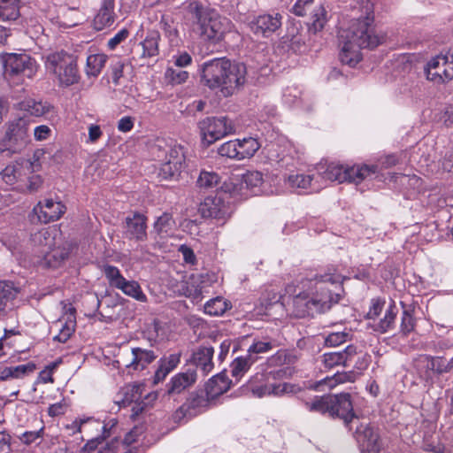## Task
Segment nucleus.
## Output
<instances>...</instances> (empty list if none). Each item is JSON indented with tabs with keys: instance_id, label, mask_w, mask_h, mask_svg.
I'll use <instances>...</instances> for the list:
<instances>
[{
	"instance_id": "1",
	"label": "nucleus",
	"mask_w": 453,
	"mask_h": 453,
	"mask_svg": "<svg viewBox=\"0 0 453 453\" xmlns=\"http://www.w3.org/2000/svg\"><path fill=\"white\" fill-rule=\"evenodd\" d=\"M354 12L356 17L339 34V58L342 64L349 66H355L361 61L362 49H373L386 41V34L373 26V4L370 0H357Z\"/></svg>"
},
{
	"instance_id": "2",
	"label": "nucleus",
	"mask_w": 453,
	"mask_h": 453,
	"mask_svg": "<svg viewBox=\"0 0 453 453\" xmlns=\"http://www.w3.org/2000/svg\"><path fill=\"white\" fill-rule=\"evenodd\" d=\"M245 81V65L233 64L225 58L207 61L201 67L202 84L210 89H219L224 96H232Z\"/></svg>"
},
{
	"instance_id": "3",
	"label": "nucleus",
	"mask_w": 453,
	"mask_h": 453,
	"mask_svg": "<svg viewBox=\"0 0 453 453\" xmlns=\"http://www.w3.org/2000/svg\"><path fill=\"white\" fill-rule=\"evenodd\" d=\"M315 287L320 292L312 293H298L293 299L294 307L297 311H323L332 308L334 303L340 301L339 294H332L331 290L326 289L324 284L330 282L334 284L339 282V277L330 274L320 275L315 278Z\"/></svg>"
},
{
	"instance_id": "4",
	"label": "nucleus",
	"mask_w": 453,
	"mask_h": 453,
	"mask_svg": "<svg viewBox=\"0 0 453 453\" xmlns=\"http://www.w3.org/2000/svg\"><path fill=\"white\" fill-rule=\"evenodd\" d=\"M319 168V174L325 180L337 181L342 183L345 181L358 184L364 180L372 177L378 173V166L375 165H355L352 166L330 163L326 169Z\"/></svg>"
},
{
	"instance_id": "5",
	"label": "nucleus",
	"mask_w": 453,
	"mask_h": 453,
	"mask_svg": "<svg viewBox=\"0 0 453 453\" xmlns=\"http://www.w3.org/2000/svg\"><path fill=\"white\" fill-rule=\"evenodd\" d=\"M45 68L54 75L59 86L69 87L79 81L76 58L65 51L50 53L45 59Z\"/></svg>"
},
{
	"instance_id": "6",
	"label": "nucleus",
	"mask_w": 453,
	"mask_h": 453,
	"mask_svg": "<svg viewBox=\"0 0 453 453\" xmlns=\"http://www.w3.org/2000/svg\"><path fill=\"white\" fill-rule=\"evenodd\" d=\"M29 121L15 119L6 124V131L0 140V152L7 155L20 153L30 143Z\"/></svg>"
},
{
	"instance_id": "7",
	"label": "nucleus",
	"mask_w": 453,
	"mask_h": 453,
	"mask_svg": "<svg viewBox=\"0 0 453 453\" xmlns=\"http://www.w3.org/2000/svg\"><path fill=\"white\" fill-rule=\"evenodd\" d=\"M202 139L207 144H212L223 137L235 132V126L226 116L206 117L198 122Z\"/></svg>"
},
{
	"instance_id": "8",
	"label": "nucleus",
	"mask_w": 453,
	"mask_h": 453,
	"mask_svg": "<svg viewBox=\"0 0 453 453\" xmlns=\"http://www.w3.org/2000/svg\"><path fill=\"white\" fill-rule=\"evenodd\" d=\"M36 72V61L27 53H9L4 58V73L10 80L32 79Z\"/></svg>"
},
{
	"instance_id": "9",
	"label": "nucleus",
	"mask_w": 453,
	"mask_h": 453,
	"mask_svg": "<svg viewBox=\"0 0 453 453\" xmlns=\"http://www.w3.org/2000/svg\"><path fill=\"white\" fill-rule=\"evenodd\" d=\"M232 28L231 21L214 12H210L208 17L200 25L201 35L208 41L217 42Z\"/></svg>"
},
{
	"instance_id": "10",
	"label": "nucleus",
	"mask_w": 453,
	"mask_h": 453,
	"mask_svg": "<svg viewBox=\"0 0 453 453\" xmlns=\"http://www.w3.org/2000/svg\"><path fill=\"white\" fill-rule=\"evenodd\" d=\"M426 80L436 85L445 84L453 80V71L444 54L433 57L425 65Z\"/></svg>"
},
{
	"instance_id": "11",
	"label": "nucleus",
	"mask_w": 453,
	"mask_h": 453,
	"mask_svg": "<svg viewBox=\"0 0 453 453\" xmlns=\"http://www.w3.org/2000/svg\"><path fill=\"white\" fill-rule=\"evenodd\" d=\"M333 410H330V418L342 419L349 430L353 429V424L359 425V418L353 411L350 395L343 393L332 395Z\"/></svg>"
},
{
	"instance_id": "12",
	"label": "nucleus",
	"mask_w": 453,
	"mask_h": 453,
	"mask_svg": "<svg viewBox=\"0 0 453 453\" xmlns=\"http://www.w3.org/2000/svg\"><path fill=\"white\" fill-rule=\"evenodd\" d=\"M185 163L184 149L174 146L166 152L164 162L160 165L157 175L162 180L173 179L179 175Z\"/></svg>"
},
{
	"instance_id": "13",
	"label": "nucleus",
	"mask_w": 453,
	"mask_h": 453,
	"mask_svg": "<svg viewBox=\"0 0 453 453\" xmlns=\"http://www.w3.org/2000/svg\"><path fill=\"white\" fill-rule=\"evenodd\" d=\"M65 211V206L59 201L51 198L39 201L30 214L31 220L35 217L40 223H50L59 219Z\"/></svg>"
},
{
	"instance_id": "14",
	"label": "nucleus",
	"mask_w": 453,
	"mask_h": 453,
	"mask_svg": "<svg viewBox=\"0 0 453 453\" xmlns=\"http://www.w3.org/2000/svg\"><path fill=\"white\" fill-rule=\"evenodd\" d=\"M355 436L359 444L360 453H380L382 444L380 435L367 424L360 423L356 426Z\"/></svg>"
},
{
	"instance_id": "15",
	"label": "nucleus",
	"mask_w": 453,
	"mask_h": 453,
	"mask_svg": "<svg viewBox=\"0 0 453 453\" xmlns=\"http://www.w3.org/2000/svg\"><path fill=\"white\" fill-rule=\"evenodd\" d=\"M199 212L203 218L225 220L230 215L228 205L220 196H208L200 204Z\"/></svg>"
},
{
	"instance_id": "16",
	"label": "nucleus",
	"mask_w": 453,
	"mask_h": 453,
	"mask_svg": "<svg viewBox=\"0 0 453 453\" xmlns=\"http://www.w3.org/2000/svg\"><path fill=\"white\" fill-rule=\"evenodd\" d=\"M281 19L280 13L263 14L255 18L250 27L254 34L268 37L280 27Z\"/></svg>"
},
{
	"instance_id": "17",
	"label": "nucleus",
	"mask_w": 453,
	"mask_h": 453,
	"mask_svg": "<svg viewBox=\"0 0 453 453\" xmlns=\"http://www.w3.org/2000/svg\"><path fill=\"white\" fill-rule=\"evenodd\" d=\"M147 218L138 212L127 216L125 220V235L127 238L139 242L147 238Z\"/></svg>"
},
{
	"instance_id": "18",
	"label": "nucleus",
	"mask_w": 453,
	"mask_h": 453,
	"mask_svg": "<svg viewBox=\"0 0 453 453\" xmlns=\"http://www.w3.org/2000/svg\"><path fill=\"white\" fill-rule=\"evenodd\" d=\"M196 380V372L193 369L174 375L167 384L168 395H178L192 386Z\"/></svg>"
},
{
	"instance_id": "19",
	"label": "nucleus",
	"mask_w": 453,
	"mask_h": 453,
	"mask_svg": "<svg viewBox=\"0 0 453 453\" xmlns=\"http://www.w3.org/2000/svg\"><path fill=\"white\" fill-rule=\"evenodd\" d=\"M54 234H56V230L42 228L31 236L32 242L41 249L40 252L45 258L54 250L56 246Z\"/></svg>"
},
{
	"instance_id": "20",
	"label": "nucleus",
	"mask_w": 453,
	"mask_h": 453,
	"mask_svg": "<svg viewBox=\"0 0 453 453\" xmlns=\"http://www.w3.org/2000/svg\"><path fill=\"white\" fill-rule=\"evenodd\" d=\"M250 390L253 395L264 397L266 395H282L284 394L296 392V386L289 383H274L261 386H253L250 382Z\"/></svg>"
},
{
	"instance_id": "21",
	"label": "nucleus",
	"mask_w": 453,
	"mask_h": 453,
	"mask_svg": "<svg viewBox=\"0 0 453 453\" xmlns=\"http://www.w3.org/2000/svg\"><path fill=\"white\" fill-rule=\"evenodd\" d=\"M114 0H103L102 5L94 19L95 29L100 31L113 25L115 21Z\"/></svg>"
},
{
	"instance_id": "22",
	"label": "nucleus",
	"mask_w": 453,
	"mask_h": 453,
	"mask_svg": "<svg viewBox=\"0 0 453 453\" xmlns=\"http://www.w3.org/2000/svg\"><path fill=\"white\" fill-rule=\"evenodd\" d=\"M231 386V380L225 372L213 376L206 385V395L213 399L226 393Z\"/></svg>"
},
{
	"instance_id": "23",
	"label": "nucleus",
	"mask_w": 453,
	"mask_h": 453,
	"mask_svg": "<svg viewBox=\"0 0 453 453\" xmlns=\"http://www.w3.org/2000/svg\"><path fill=\"white\" fill-rule=\"evenodd\" d=\"M132 359L130 363L126 364L127 367H131L134 370H142L148 365L152 363L157 356L152 350L142 349V348H133L132 349Z\"/></svg>"
},
{
	"instance_id": "24",
	"label": "nucleus",
	"mask_w": 453,
	"mask_h": 453,
	"mask_svg": "<svg viewBox=\"0 0 453 453\" xmlns=\"http://www.w3.org/2000/svg\"><path fill=\"white\" fill-rule=\"evenodd\" d=\"M214 349L212 347H201L193 354V362L197 368L207 375L213 368L212 357Z\"/></svg>"
},
{
	"instance_id": "25",
	"label": "nucleus",
	"mask_w": 453,
	"mask_h": 453,
	"mask_svg": "<svg viewBox=\"0 0 453 453\" xmlns=\"http://www.w3.org/2000/svg\"><path fill=\"white\" fill-rule=\"evenodd\" d=\"M240 161L251 158L260 149L261 143L257 138L249 136L242 139H234Z\"/></svg>"
},
{
	"instance_id": "26",
	"label": "nucleus",
	"mask_w": 453,
	"mask_h": 453,
	"mask_svg": "<svg viewBox=\"0 0 453 453\" xmlns=\"http://www.w3.org/2000/svg\"><path fill=\"white\" fill-rule=\"evenodd\" d=\"M66 314L67 317L65 319H60L56 323V326H58L59 333L54 337V339L59 342H65L75 330L76 321L74 313Z\"/></svg>"
},
{
	"instance_id": "27",
	"label": "nucleus",
	"mask_w": 453,
	"mask_h": 453,
	"mask_svg": "<svg viewBox=\"0 0 453 453\" xmlns=\"http://www.w3.org/2000/svg\"><path fill=\"white\" fill-rule=\"evenodd\" d=\"M19 109L32 116L41 117L49 112L50 105L33 98H27L19 103Z\"/></svg>"
},
{
	"instance_id": "28",
	"label": "nucleus",
	"mask_w": 453,
	"mask_h": 453,
	"mask_svg": "<svg viewBox=\"0 0 453 453\" xmlns=\"http://www.w3.org/2000/svg\"><path fill=\"white\" fill-rule=\"evenodd\" d=\"M314 177L310 174L291 173L286 178V183L291 188L306 189L311 188L312 190H318L319 186H316L312 181Z\"/></svg>"
},
{
	"instance_id": "29",
	"label": "nucleus",
	"mask_w": 453,
	"mask_h": 453,
	"mask_svg": "<svg viewBox=\"0 0 453 453\" xmlns=\"http://www.w3.org/2000/svg\"><path fill=\"white\" fill-rule=\"evenodd\" d=\"M180 360V354H171L169 357L160 359L159 366L155 372V382L165 380L167 374L179 365Z\"/></svg>"
},
{
	"instance_id": "30",
	"label": "nucleus",
	"mask_w": 453,
	"mask_h": 453,
	"mask_svg": "<svg viewBox=\"0 0 453 453\" xmlns=\"http://www.w3.org/2000/svg\"><path fill=\"white\" fill-rule=\"evenodd\" d=\"M306 409L330 417L333 409L332 395L315 396L311 402L304 403Z\"/></svg>"
},
{
	"instance_id": "31",
	"label": "nucleus",
	"mask_w": 453,
	"mask_h": 453,
	"mask_svg": "<svg viewBox=\"0 0 453 453\" xmlns=\"http://www.w3.org/2000/svg\"><path fill=\"white\" fill-rule=\"evenodd\" d=\"M42 184L43 179L41 175L32 173L29 176H26L24 173V177L21 182L18 183L16 189L22 193L33 194L38 192L42 188Z\"/></svg>"
},
{
	"instance_id": "32",
	"label": "nucleus",
	"mask_w": 453,
	"mask_h": 453,
	"mask_svg": "<svg viewBox=\"0 0 453 453\" xmlns=\"http://www.w3.org/2000/svg\"><path fill=\"white\" fill-rule=\"evenodd\" d=\"M256 362V358L251 356L236 357L231 364V374L236 380H239Z\"/></svg>"
},
{
	"instance_id": "33",
	"label": "nucleus",
	"mask_w": 453,
	"mask_h": 453,
	"mask_svg": "<svg viewBox=\"0 0 453 453\" xmlns=\"http://www.w3.org/2000/svg\"><path fill=\"white\" fill-rule=\"evenodd\" d=\"M160 35L157 31L150 32L146 38L141 42L142 48V58H151L158 54V42Z\"/></svg>"
},
{
	"instance_id": "34",
	"label": "nucleus",
	"mask_w": 453,
	"mask_h": 453,
	"mask_svg": "<svg viewBox=\"0 0 453 453\" xmlns=\"http://www.w3.org/2000/svg\"><path fill=\"white\" fill-rule=\"evenodd\" d=\"M282 296L273 289L264 292L259 299V308L265 310H281L283 303L280 302Z\"/></svg>"
},
{
	"instance_id": "35",
	"label": "nucleus",
	"mask_w": 453,
	"mask_h": 453,
	"mask_svg": "<svg viewBox=\"0 0 453 453\" xmlns=\"http://www.w3.org/2000/svg\"><path fill=\"white\" fill-rule=\"evenodd\" d=\"M382 313H367L366 319L372 320L371 326L376 331L386 332L390 328L395 319V313H384V317L381 318Z\"/></svg>"
},
{
	"instance_id": "36",
	"label": "nucleus",
	"mask_w": 453,
	"mask_h": 453,
	"mask_svg": "<svg viewBox=\"0 0 453 453\" xmlns=\"http://www.w3.org/2000/svg\"><path fill=\"white\" fill-rule=\"evenodd\" d=\"M210 398L207 395L204 397L199 395H191L188 402L180 408V411H187L189 415L200 412L209 404Z\"/></svg>"
},
{
	"instance_id": "37",
	"label": "nucleus",
	"mask_w": 453,
	"mask_h": 453,
	"mask_svg": "<svg viewBox=\"0 0 453 453\" xmlns=\"http://www.w3.org/2000/svg\"><path fill=\"white\" fill-rule=\"evenodd\" d=\"M19 16L18 0H0V20H15Z\"/></svg>"
},
{
	"instance_id": "38",
	"label": "nucleus",
	"mask_w": 453,
	"mask_h": 453,
	"mask_svg": "<svg viewBox=\"0 0 453 453\" xmlns=\"http://www.w3.org/2000/svg\"><path fill=\"white\" fill-rule=\"evenodd\" d=\"M107 60L104 54H92L87 58L86 73L96 77L101 73Z\"/></svg>"
},
{
	"instance_id": "39",
	"label": "nucleus",
	"mask_w": 453,
	"mask_h": 453,
	"mask_svg": "<svg viewBox=\"0 0 453 453\" xmlns=\"http://www.w3.org/2000/svg\"><path fill=\"white\" fill-rule=\"evenodd\" d=\"M357 378V373L354 371L347 372H336L331 377H326L319 381L318 386L326 385L329 388H334L336 385L344 382H353Z\"/></svg>"
},
{
	"instance_id": "40",
	"label": "nucleus",
	"mask_w": 453,
	"mask_h": 453,
	"mask_svg": "<svg viewBox=\"0 0 453 453\" xmlns=\"http://www.w3.org/2000/svg\"><path fill=\"white\" fill-rule=\"evenodd\" d=\"M24 177V169L19 165H7L2 172V178L4 181L11 186L16 187L18 183L21 182Z\"/></svg>"
},
{
	"instance_id": "41",
	"label": "nucleus",
	"mask_w": 453,
	"mask_h": 453,
	"mask_svg": "<svg viewBox=\"0 0 453 453\" xmlns=\"http://www.w3.org/2000/svg\"><path fill=\"white\" fill-rule=\"evenodd\" d=\"M221 180V177L213 171H201L196 184L200 188L211 189L216 188Z\"/></svg>"
},
{
	"instance_id": "42",
	"label": "nucleus",
	"mask_w": 453,
	"mask_h": 453,
	"mask_svg": "<svg viewBox=\"0 0 453 453\" xmlns=\"http://www.w3.org/2000/svg\"><path fill=\"white\" fill-rule=\"evenodd\" d=\"M174 221L169 213H163L154 224V229L161 237H165L172 233Z\"/></svg>"
},
{
	"instance_id": "43",
	"label": "nucleus",
	"mask_w": 453,
	"mask_h": 453,
	"mask_svg": "<svg viewBox=\"0 0 453 453\" xmlns=\"http://www.w3.org/2000/svg\"><path fill=\"white\" fill-rule=\"evenodd\" d=\"M19 293V288L11 280H0V300L6 305L7 303L16 298Z\"/></svg>"
},
{
	"instance_id": "44",
	"label": "nucleus",
	"mask_w": 453,
	"mask_h": 453,
	"mask_svg": "<svg viewBox=\"0 0 453 453\" xmlns=\"http://www.w3.org/2000/svg\"><path fill=\"white\" fill-rule=\"evenodd\" d=\"M117 288L138 301L145 300V295L142 293L140 285L134 280H127L125 279Z\"/></svg>"
},
{
	"instance_id": "45",
	"label": "nucleus",
	"mask_w": 453,
	"mask_h": 453,
	"mask_svg": "<svg viewBox=\"0 0 453 453\" xmlns=\"http://www.w3.org/2000/svg\"><path fill=\"white\" fill-rule=\"evenodd\" d=\"M103 272L104 276L106 277L110 286L113 288H118L125 280V278L120 273V271L118 267L111 265H105L103 266Z\"/></svg>"
},
{
	"instance_id": "46",
	"label": "nucleus",
	"mask_w": 453,
	"mask_h": 453,
	"mask_svg": "<svg viewBox=\"0 0 453 453\" xmlns=\"http://www.w3.org/2000/svg\"><path fill=\"white\" fill-rule=\"evenodd\" d=\"M326 22V11L324 6L319 5L314 10L311 30L317 33L324 28Z\"/></svg>"
},
{
	"instance_id": "47",
	"label": "nucleus",
	"mask_w": 453,
	"mask_h": 453,
	"mask_svg": "<svg viewBox=\"0 0 453 453\" xmlns=\"http://www.w3.org/2000/svg\"><path fill=\"white\" fill-rule=\"evenodd\" d=\"M340 352H328L323 354L321 357V362L325 369H332L338 365L344 366V359Z\"/></svg>"
},
{
	"instance_id": "48",
	"label": "nucleus",
	"mask_w": 453,
	"mask_h": 453,
	"mask_svg": "<svg viewBox=\"0 0 453 453\" xmlns=\"http://www.w3.org/2000/svg\"><path fill=\"white\" fill-rule=\"evenodd\" d=\"M218 152L222 157L240 161V157L236 149L234 140H230L221 144L218 150Z\"/></svg>"
},
{
	"instance_id": "49",
	"label": "nucleus",
	"mask_w": 453,
	"mask_h": 453,
	"mask_svg": "<svg viewBox=\"0 0 453 453\" xmlns=\"http://www.w3.org/2000/svg\"><path fill=\"white\" fill-rule=\"evenodd\" d=\"M242 182L248 188L259 187L263 182V174L258 171H248L242 174Z\"/></svg>"
},
{
	"instance_id": "50",
	"label": "nucleus",
	"mask_w": 453,
	"mask_h": 453,
	"mask_svg": "<svg viewBox=\"0 0 453 453\" xmlns=\"http://www.w3.org/2000/svg\"><path fill=\"white\" fill-rule=\"evenodd\" d=\"M188 12L196 19L199 25L205 20L210 12L203 8V4L199 2H192L188 4Z\"/></svg>"
},
{
	"instance_id": "51",
	"label": "nucleus",
	"mask_w": 453,
	"mask_h": 453,
	"mask_svg": "<svg viewBox=\"0 0 453 453\" xmlns=\"http://www.w3.org/2000/svg\"><path fill=\"white\" fill-rule=\"evenodd\" d=\"M302 92L296 87L288 88L283 93L284 103L292 106L299 105Z\"/></svg>"
},
{
	"instance_id": "52",
	"label": "nucleus",
	"mask_w": 453,
	"mask_h": 453,
	"mask_svg": "<svg viewBox=\"0 0 453 453\" xmlns=\"http://www.w3.org/2000/svg\"><path fill=\"white\" fill-rule=\"evenodd\" d=\"M349 337V334L347 332H334L326 336L325 342L328 347H336L346 342Z\"/></svg>"
},
{
	"instance_id": "53",
	"label": "nucleus",
	"mask_w": 453,
	"mask_h": 453,
	"mask_svg": "<svg viewBox=\"0 0 453 453\" xmlns=\"http://www.w3.org/2000/svg\"><path fill=\"white\" fill-rule=\"evenodd\" d=\"M211 308L214 309V311H227L232 309V304L222 297H216L206 303L205 309Z\"/></svg>"
},
{
	"instance_id": "54",
	"label": "nucleus",
	"mask_w": 453,
	"mask_h": 453,
	"mask_svg": "<svg viewBox=\"0 0 453 453\" xmlns=\"http://www.w3.org/2000/svg\"><path fill=\"white\" fill-rule=\"evenodd\" d=\"M12 372V379H19L35 371V365L33 363L19 365L17 366H10Z\"/></svg>"
},
{
	"instance_id": "55",
	"label": "nucleus",
	"mask_w": 453,
	"mask_h": 453,
	"mask_svg": "<svg viewBox=\"0 0 453 453\" xmlns=\"http://www.w3.org/2000/svg\"><path fill=\"white\" fill-rule=\"evenodd\" d=\"M272 349L273 345L269 342H256L248 349V356L253 357V354L266 353Z\"/></svg>"
},
{
	"instance_id": "56",
	"label": "nucleus",
	"mask_w": 453,
	"mask_h": 453,
	"mask_svg": "<svg viewBox=\"0 0 453 453\" xmlns=\"http://www.w3.org/2000/svg\"><path fill=\"white\" fill-rule=\"evenodd\" d=\"M129 35V32L127 28H123L119 30L112 38H111L107 46L110 50H114L120 42L125 41Z\"/></svg>"
},
{
	"instance_id": "57",
	"label": "nucleus",
	"mask_w": 453,
	"mask_h": 453,
	"mask_svg": "<svg viewBox=\"0 0 453 453\" xmlns=\"http://www.w3.org/2000/svg\"><path fill=\"white\" fill-rule=\"evenodd\" d=\"M134 125V119L130 116H125L118 121V130L122 133L131 131Z\"/></svg>"
},
{
	"instance_id": "58",
	"label": "nucleus",
	"mask_w": 453,
	"mask_h": 453,
	"mask_svg": "<svg viewBox=\"0 0 453 453\" xmlns=\"http://www.w3.org/2000/svg\"><path fill=\"white\" fill-rule=\"evenodd\" d=\"M313 0H297L294 4L292 11L297 16H304L307 7L312 4Z\"/></svg>"
},
{
	"instance_id": "59",
	"label": "nucleus",
	"mask_w": 453,
	"mask_h": 453,
	"mask_svg": "<svg viewBox=\"0 0 453 453\" xmlns=\"http://www.w3.org/2000/svg\"><path fill=\"white\" fill-rule=\"evenodd\" d=\"M57 364L52 363L49 365L44 370L40 372L39 378L43 383H53L54 379L52 376L53 371L56 368Z\"/></svg>"
},
{
	"instance_id": "60",
	"label": "nucleus",
	"mask_w": 453,
	"mask_h": 453,
	"mask_svg": "<svg viewBox=\"0 0 453 453\" xmlns=\"http://www.w3.org/2000/svg\"><path fill=\"white\" fill-rule=\"evenodd\" d=\"M51 129L46 125H41L35 128L34 136L36 141H44L50 135Z\"/></svg>"
},
{
	"instance_id": "61",
	"label": "nucleus",
	"mask_w": 453,
	"mask_h": 453,
	"mask_svg": "<svg viewBox=\"0 0 453 453\" xmlns=\"http://www.w3.org/2000/svg\"><path fill=\"white\" fill-rule=\"evenodd\" d=\"M88 142L95 143L103 135L101 127L98 125L91 124L88 126Z\"/></svg>"
},
{
	"instance_id": "62",
	"label": "nucleus",
	"mask_w": 453,
	"mask_h": 453,
	"mask_svg": "<svg viewBox=\"0 0 453 453\" xmlns=\"http://www.w3.org/2000/svg\"><path fill=\"white\" fill-rule=\"evenodd\" d=\"M167 73L171 76L172 81L174 83H178V84L185 82L187 81V79L188 78V73L186 71H181V70L174 71V70L169 69L167 71Z\"/></svg>"
},
{
	"instance_id": "63",
	"label": "nucleus",
	"mask_w": 453,
	"mask_h": 453,
	"mask_svg": "<svg viewBox=\"0 0 453 453\" xmlns=\"http://www.w3.org/2000/svg\"><path fill=\"white\" fill-rule=\"evenodd\" d=\"M340 353L343 357L342 359H344V366L347 367L349 365L352 358L357 354V347L349 345L343 351Z\"/></svg>"
},
{
	"instance_id": "64",
	"label": "nucleus",
	"mask_w": 453,
	"mask_h": 453,
	"mask_svg": "<svg viewBox=\"0 0 453 453\" xmlns=\"http://www.w3.org/2000/svg\"><path fill=\"white\" fill-rule=\"evenodd\" d=\"M179 250L182 254L183 259L186 263L191 265L196 263V255L191 248L186 245H181Z\"/></svg>"
}]
</instances>
